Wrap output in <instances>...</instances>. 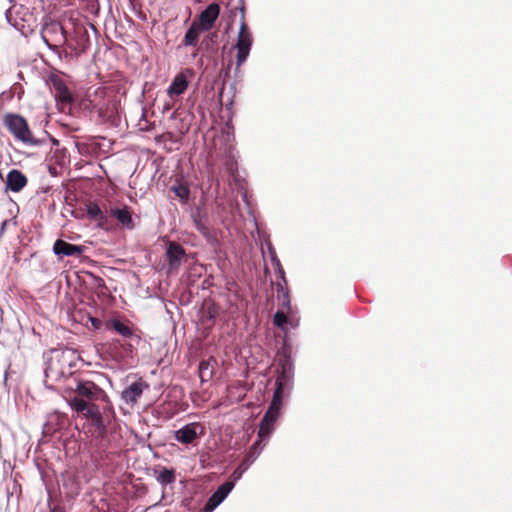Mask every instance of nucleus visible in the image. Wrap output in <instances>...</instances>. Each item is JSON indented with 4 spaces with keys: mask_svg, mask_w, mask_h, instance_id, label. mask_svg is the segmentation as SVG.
Instances as JSON below:
<instances>
[{
    "mask_svg": "<svg viewBox=\"0 0 512 512\" xmlns=\"http://www.w3.org/2000/svg\"><path fill=\"white\" fill-rule=\"evenodd\" d=\"M87 101L99 117L105 121H114L119 114V102L108 97L105 87L90 88L87 91Z\"/></svg>",
    "mask_w": 512,
    "mask_h": 512,
    "instance_id": "obj_1",
    "label": "nucleus"
},
{
    "mask_svg": "<svg viewBox=\"0 0 512 512\" xmlns=\"http://www.w3.org/2000/svg\"><path fill=\"white\" fill-rule=\"evenodd\" d=\"M283 389V377H278L276 379V389L273 395V399L268 410L266 411L264 417L261 420V424L258 431V444L260 443V441L267 440L270 437L272 431L274 430V424L279 416V412L282 405Z\"/></svg>",
    "mask_w": 512,
    "mask_h": 512,
    "instance_id": "obj_2",
    "label": "nucleus"
},
{
    "mask_svg": "<svg viewBox=\"0 0 512 512\" xmlns=\"http://www.w3.org/2000/svg\"><path fill=\"white\" fill-rule=\"evenodd\" d=\"M4 124L16 140L30 146L39 145L40 142L33 137L27 121L22 116L7 114L4 116Z\"/></svg>",
    "mask_w": 512,
    "mask_h": 512,
    "instance_id": "obj_3",
    "label": "nucleus"
},
{
    "mask_svg": "<svg viewBox=\"0 0 512 512\" xmlns=\"http://www.w3.org/2000/svg\"><path fill=\"white\" fill-rule=\"evenodd\" d=\"M76 359L73 350H56L52 353L45 370L47 375L65 376L71 374L73 362Z\"/></svg>",
    "mask_w": 512,
    "mask_h": 512,
    "instance_id": "obj_4",
    "label": "nucleus"
},
{
    "mask_svg": "<svg viewBox=\"0 0 512 512\" xmlns=\"http://www.w3.org/2000/svg\"><path fill=\"white\" fill-rule=\"evenodd\" d=\"M253 45V35L245 21L244 10H241V23L235 44L236 66L241 67L247 60Z\"/></svg>",
    "mask_w": 512,
    "mask_h": 512,
    "instance_id": "obj_5",
    "label": "nucleus"
},
{
    "mask_svg": "<svg viewBox=\"0 0 512 512\" xmlns=\"http://www.w3.org/2000/svg\"><path fill=\"white\" fill-rule=\"evenodd\" d=\"M203 433L204 427L198 422H193L175 431L174 437L182 444H193Z\"/></svg>",
    "mask_w": 512,
    "mask_h": 512,
    "instance_id": "obj_6",
    "label": "nucleus"
},
{
    "mask_svg": "<svg viewBox=\"0 0 512 512\" xmlns=\"http://www.w3.org/2000/svg\"><path fill=\"white\" fill-rule=\"evenodd\" d=\"M70 407L78 413L83 414L86 418L98 421L101 418V414L98 406L92 403H88L81 397L75 396L69 399Z\"/></svg>",
    "mask_w": 512,
    "mask_h": 512,
    "instance_id": "obj_7",
    "label": "nucleus"
},
{
    "mask_svg": "<svg viewBox=\"0 0 512 512\" xmlns=\"http://www.w3.org/2000/svg\"><path fill=\"white\" fill-rule=\"evenodd\" d=\"M192 76V71L186 69L183 72L178 73L172 80L171 84L167 88V95L174 101V99L182 95L188 88L189 77Z\"/></svg>",
    "mask_w": 512,
    "mask_h": 512,
    "instance_id": "obj_8",
    "label": "nucleus"
},
{
    "mask_svg": "<svg viewBox=\"0 0 512 512\" xmlns=\"http://www.w3.org/2000/svg\"><path fill=\"white\" fill-rule=\"evenodd\" d=\"M219 14L220 6L217 3H211L200 13L198 19L194 20V22L202 28V31H209L213 28Z\"/></svg>",
    "mask_w": 512,
    "mask_h": 512,
    "instance_id": "obj_9",
    "label": "nucleus"
},
{
    "mask_svg": "<svg viewBox=\"0 0 512 512\" xmlns=\"http://www.w3.org/2000/svg\"><path fill=\"white\" fill-rule=\"evenodd\" d=\"M148 388L149 385L142 379H139L122 391L121 398L126 404L133 406Z\"/></svg>",
    "mask_w": 512,
    "mask_h": 512,
    "instance_id": "obj_10",
    "label": "nucleus"
},
{
    "mask_svg": "<svg viewBox=\"0 0 512 512\" xmlns=\"http://www.w3.org/2000/svg\"><path fill=\"white\" fill-rule=\"evenodd\" d=\"M75 391L80 397H85L89 400H99L107 397L105 392L91 381H79Z\"/></svg>",
    "mask_w": 512,
    "mask_h": 512,
    "instance_id": "obj_11",
    "label": "nucleus"
},
{
    "mask_svg": "<svg viewBox=\"0 0 512 512\" xmlns=\"http://www.w3.org/2000/svg\"><path fill=\"white\" fill-rule=\"evenodd\" d=\"M234 485V481H227L220 485L218 489L209 498L205 506V510L207 512H212L218 505H220L225 500V498L234 488Z\"/></svg>",
    "mask_w": 512,
    "mask_h": 512,
    "instance_id": "obj_12",
    "label": "nucleus"
},
{
    "mask_svg": "<svg viewBox=\"0 0 512 512\" xmlns=\"http://www.w3.org/2000/svg\"><path fill=\"white\" fill-rule=\"evenodd\" d=\"M50 35L53 36L52 40L58 44H64L68 41L66 30L58 22H51L50 24H47L43 31V39L51 48L52 46L49 44L48 38Z\"/></svg>",
    "mask_w": 512,
    "mask_h": 512,
    "instance_id": "obj_13",
    "label": "nucleus"
},
{
    "mask_svg": "<svg viewBox=\"0 0 512 512\" xmlns=\"http://www.w3.org/2000/svg\"><path fill=\"white\" fill-rule=\"evenodd\" d=\"M84 250V246L71 244L60 239L55 241L53 246V251L56 255L79 256Z\"/></svg>",
    "mask_w": 512,
    "mask_h": 512,
    "instance_id": "obj_14",
    "label": "nucleus"
},
{
    "mask_svg": "<svg viewBox=\"0 0 512 512\" xmlns=\"http://www.w3.org/2000/svg\"><path fill=\"white\" fill-rule=\"evenodd\" d=\"M184 255L185 251L180 244L176 242H170L166 250V256L170 269H178Z\"/></svg>",
    "mask_w": 512,
    "mask_h": 512,
    "instance_id": "obj_15",
    "label": "nucleus"
},
{
    "mask_svg": "<svg viewBox=\"0 0 512 512\" xmlns=\"http://www.w3.org/2000/svg\"><path fill=\"white\" fill-rule=\"evenodd\" d=\"M27 184L26 176L19 170L13 169L7 175L6 186L13 192L21 191Z\"/></svg>",
    "mask_w": 512,
    "mask_h": 512,
    "instance_id": "obj_16",
    "label": "nucleus"
},
{
    "mask_svg": "<svg viewBox=\"0 0 512 512\" xmlns=\"http://www.w3.org/2000/svg\"><path fill=\"white\" fill-rule=\"evenodd\" d=\"M258 449V442H255L251 448V452L249 456L234 470L232 473L233 481L239 480L242 475L248 470L250 465L255 461L259 452H256Z\"/></svg>",
    "mask_w": 512,
    "mask_h": 512,
    "instance_id": "obj_17",
    "label": "nucleus"
},
{
    "mask_svg": "<svg viewBox=\"0 0 512 512\" xmlns=\"http://www.w3.org/2000/svg\"><path fill=\"white\" fill-rule=\"evenodd\" d=\"M111 216L117 219V221L123 226L132 229L134 227L131 211L128 207L124 208H113L110 211Z\"/></svg>",
    "mask_w": 512,
    "mask_h": 512,
    "instance_id": "obj_18",
    "label": "nucleus"
},
{
    "mask_svg": "<svg viewBox=\"0 0 512 512\" xmlns=\"http://www.w3.org/2000/svg\"><path fill=\"white\" fill-rule=\"evenodd\" d=\"M201 32H203L202 28L193 21L191 26L185 33V36L183 38V45L196 46Z\"/></svg>",
    "mask_w": 512,
    "mask_h": 512,
    "instance_id": "obj_19",
    "label": "nucleus"
},
{
    "mask_svg": "<svg viewBox=\"0 0 512 512\" xmlns=\"http://www.w3.org/2000/svg\"><path fill=\"white\" fill-rule=\"evenodd\" d=\"M55 98L63 103H70L72 100L71 94L62 81L54 82Z\"/></svg>",
    "mask_w": 512,
    "mask_h": 512,
    "instance_id": "obj_20",
    "label": "nucleus"
},
{
    "mask_svg": "<svg viewBox=\"0 0 512 512\" xmlns=\"http://www.w3.org/2000/svg\"><path fill=\"white\" fill-rule=\"evenodd\" d=\"M87 215L90 219L97 221L99 223H103L106 219L101 208L95 203H89L87 205Z\"/></svg>",
    "mask_w": 512,
    "mask_h": 512,
    "instance_id": "obj_21",
    "label": "nucleus"
},
{
    "mask_svg": "<svg viewBox=\"0 0 512 512\" xmlns=\"http://www.w3.org/2000/svg\"><path fill=\"white\" fill-rule=\"evenodd\" d=\"M158 482H160L162 485H168L172 484L175 481V472L173 469H167L163 468L158 476H157Z\"/></svg>",
    "mask_w": 512,
    "mask_h": 512,
    "instance_id": "obj_22",
    "label": "nucleus"
},
{
    "mask_svg": "<svg viewBox=\"0 0 512 512\" xmlns=\"http://www.w3.org/2000/svg\"><path fill=\"white\" fill-rule=\"evenodd\" d=\"M109 325L113 328L115 332L120 334L123 337H130L132 335L131 329L119 320H112Z\"/></svg>",
    "mask_w": 512,
    "mask_h": 512,
    "instance_id": "obj_23",
    "label": "nucleus"
},
{
    "mask_svg": "<svg viewBox=\"0 0 512 512\" xmlns=\"http://www.w3.org/2000/svg\"><path fill=\"white\" fill-rule=\"evenodd\" d=\"M273 322L276 326L283 328L284 324L287 322V317L284 312L278 311L275 313Z\"/></svg>",
    "mask_w": 512,
    "mask_h": 512,
    "instance_id": "obj_24",
    "label": "nucleus"
},
{
    "mask_svg": "<svg viewBox=\"0 0 512 512\" xmlns=\"http://www.w3.org/2000/svg\"><path fill=\"white\" fill-rule=\"evenodd\" d=\"M200 377L202 381L205 377L211 376V370L209 369V362H201L199 365Z\"/></svg>",
    "mask_w": 512,
    "mask_h": 512,
    "instance_id": "obj_25",
    "label": "nucleus"
},
{
    "mask_svg": "<svg viewBox=\"0 0 512 512\" xmlns=\"http://www.w3.org/2000/svg\"><path fill=\"white\" fill-rule=\"evenodd\" d=\"M195 222V226L196 228L205 236H208L209 234V229L208 227L202 222V220L200 219H196L194 220Z\"/></svg>",
    "mask_w": 512,
    "mask_h": 512,
    "instance_id": "obj_26",
    "label": "nucleus"
},
{
    "mask_svg": "<svg viewBox=\"0 0 512 512\" xmlns=\"http://www.w3.org/2000/svg\"><path fill=\"white\" fill-rule=\"evenodd\" d=\"M272 262L277 267L280 277L284 279V270L282 269L280 261L276 258L275 254L272 255Z\"/></svg>",
    "mask_w": 512,
    "mask_h": 512,
    "instance_id": "obj_27",
    "label": "nucleus"
},
{
    "mask_svg": "<svg viewBox=\"0 0 512 512\" xmlns=\"http://www.w3.org/2000/svg\"><path fill=\"white\" fill-rule=\"evenodd\" d=\"M176 192L180 197L187 196V194H188V191L184 188H180V189L176 190Z\"/></svg>",
    "mask_w": 512,
    "mask_h": 512,
    "instance_id": "obj_28",
    "label": "nucleus"
},
{
    "mask_svg": "<svg viewBox=\"0 0 512 512\" xmlns=\"http://www.w3.org/2000/svg\"><path fill=\"white\" fill-rule=\"evenodd\" d=\"M74 30H75V32H76V33H78V34H83V33H85V30H84V28H83L81 25H75V26H74Z\"/></svg>",
    "mask_w": 512,
    "mask_h": 512,
    "instance_id": "obj_29",
    "label": "nucleus"
},
{
    "mask_svg": "<svg viewBox=\"0 0 512 512\" xmlns=\"http://www.w3.org/2000/svg\"><path fill=\"white\" fill-rule=\"evenodd\" d=\"M100 321L98 319H92V324L95 326V327H98Z\"/></svg>",
    "mask_w": 512,
    "mask_h": 512,
    "instance_id": "obj_30",
    "label": "nucleus"
},
{
    "mask_svg": "<svg viewBox=\"0 0 512 512\" xmlns=\"http://www.w3.org/2000/svg\"><path fill=\"white\" fill-rule=\"evenodd\" d=\"M50 512H64L62 509L54 507L50 510Z\"/></svg>",
    "mask_w": 512,
    "mask_h": 512,
    "instance_id": "obj_31",
    "label": "nucleus"
},
{
    "mask_svg": "<svg viewBox=\"0 0 512 512\" xmlns=\"http://www.w3.org/2000/svg\"><path fill=\"white\" fill-rule=\"evenodd\" d=\"M10 13H11V10H7V12H6V18H7V20L11 23V21H10Z\"/></svg>",
    "mask_w": 512,
    "mask_h": 512,
    "instance_id": "obj_32",
    "label": "nucleus"
}]
</instances>
